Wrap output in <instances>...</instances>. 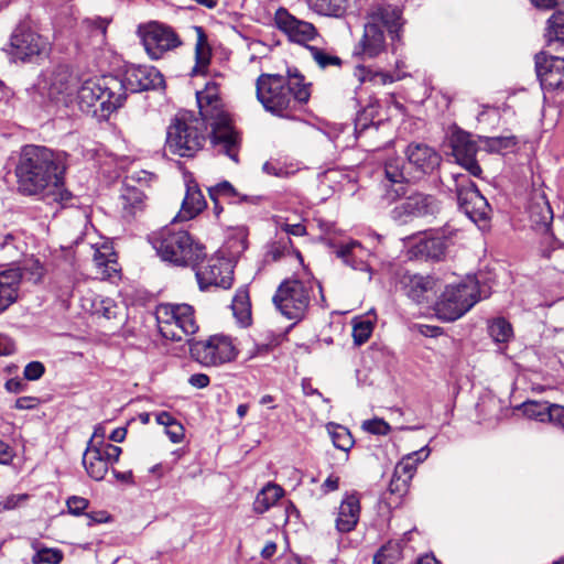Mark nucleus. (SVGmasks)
<instances>
[{"label":"nucleus","mask_w":564,"mask_h":564,"mask_svg":"<svg viewBox=\"0 0 564 564\" xmlns=\"http://www.w3.org/2000/svg\"><path fill=\"white\" fill-rule=\"evenodd\" d=\"M83 465L87 475L96 481L102 480L109 470V465L102 458L100 449H97L93 440L88 441L83 454Z\"/></svg>","instance_id":"393cba45"},{"label":"nucleus","mask_w":564,"mask_h":564,"mask_svg":"<svg viewBox=\"0 0 564 564\" xmlns=\"http://www.w3.org/2000/svg\"><path fill=\"white\" fill-rule=\"evenodd\" d=\"M401 553L399 543L390 541L376 552L373 564H394L401 558Z\"/></svg>","instance_id":"79ce46f5"},{"label":"nucleus","mask_w":564,"mask_h":564,"mask_svg":"<svg viewBox=\"0 0 564 564\" xmlns=\"http://www.w3.org/2000/svg\"><path fill=\"white\" fill-rule=\"evenodd\" d=\"M19 289L4 286L0 283V315L18 301Z\"/></svg>","instance_id":"603ef678"},{"label":"nucleus","mask_w":564,"mask_h":564,"mask_svg":"<svg viewBox=\"0 0 564 564\" xmlns=\"http://www.w3.org/2000/svg\"><path fill=\"white\" fill-rule=\"evenodd\" d=\"M207 206L206 199L197 184H187L186 194L176 216L180 220L195 218Z\"/></svg>","instance_id":"a878e982"},{"label":"nucleus","mask_w":564,"mask_h":564,"mask_svg":"<svg viewBox=\"0 0 564 564\" xmlns=\"http://www.w3.org/2000/svg\"><path fill=\"white\" fill-rule=\"evenodd\" d=\"M47 45L45 37L29 26L20 24L13 30L9 43L3 46L2 51L11 63H28L42 55Z\"/></svg>","instance_id":"9b49d317"},{"label":"nucleus","mask_w":564,"mask_h":564,"mask_svg":"<svg viewBox=\"0 0 564 564\" xmlns=\"http://www.w3.org/2000/svg\"><path fill=\"white\" fill-rule=\"evenodd\" d=\"M283 488L275 484H268L259 491L253 501V511L258 514L267 512L283 496Z\"/></svg>","instance_id":"2f4dec72"},{"label":"nucleus","mask_w":564,"mask_h":564,"mask_svg":"<svg viewBox=\"0 0 564 564\" xmlns=\"http://www.w3.org/2000/svg\"><path fill=\"white\" fill-rule=\"evenodd\" d=\"M77 99L83 112L95 117L98 121L107 120L111 113L123 106L119 77L107 75L96 80H86L77 93Z\"/></svg>","instance_id":"20e7f679"},{"label":"nucleus","mask_w":564,"mask_h":564,"mask_svg":"<svg viewBox=\"0 0 564 564\" xmlns=\"http://www.w3.org/2000/svg\"><path fill=\"white\" fill-rule=\"evenodd\" d=\"M275 23L278 29L284 32L292 42L299 44L312 41L317 36V30L312 23L296 19L285 9L276 11Z\"/></svg>","instance_id":"a211bd4d"},{"label":"nucleus","mask_w":564,"mask_h":564,"mask_svg":"<svg viewBox=\"0 0 564 564\" xmlns=\"http://www.w3.org/2000/svg\"><path fill=\"white\" fill-rule=\"evenodd\" d=\"M191 357L204 367H217L235 360L238 350L230 337L213 335L205 340L188 338Z\"/></svg>","instance_id":"6e6552de"},{"label":"nucleus","mask_w":564,"mask_h":564,"mask_svg":"<svg viewBox=\"0 0 564 564\" xmlns=\"http://www.w3.org/2000/svg\"><path fill=\"white\" fill-rule=\"evenodd\" d=\"M85 516L88 519V522H87L88 527H93L95 524H100V523H107V522L111 521V516L105 510L86 512Z\"/></svg>","instance_id":"338daca9"},{"label":"nucleus","mask_w":564,"mask_h":564,"mask_svg":"<svg viewBox=\"0 0 564 564\" xmlns=\"http://www.w3.org/2000/svg\"><path fill=\"white\" fill-rule=\"evenodd\" d=\"M95 446L97 449H100L102 458L109 466L119 462L120 455L122 453L121 447L109 442H105L104 440L95 442Z\"/></svg>","instance_id":"09e8293b"},{"label":"nucleus","mask_w":564,"mask_h":564,"mask_svg":"<svg viewBox=\"0 0 564 564\" xmlns=\"http://www.w3.org/2000/svg\"><path fill=\"white\" fill-rule=\"evenodd\" d=\"M350 0H306L308 8L319 15L340 18L343 17Z\"/></svg>","instance_id":"473e14b6"},{"label":"nucleus","mask_w":564,"mask_h":564,"mask_svg":"<svg viewBox=\"0 0 564 564\" xmlns=\"http://www.w3.org/2000/svg\"><path fill=\"white\" fill-rule=\"evenodd\" d=\"M409 485L410 481L405 480L400 476H397L395 473H393L390 484L388 486V491L391 495H397L399 498H401L408 492Z\"/></svg>","instance_id":"052dcab7"},{"label":"nucleus","mask_w":564,"mask_h":564,"mask_svg":"<svg viewBox=\"0 0 564 564\" xmlns=\"http://www.w3.org/2000/svg\"><path fill=\"white\" fill-rule=\"evenodd\" d=\"M256 96L265 111L273 116L293 119L294 113L306 105L311 91H294L281 74H261L256 80Z\"/></svg>","instance_id":"7ed1b4c3"},{"label":"nucleus","mask_w":564,"mask_h":564,"mask_svg":"<svg viewBox=\"0 0 564 564\" xmlns=\"http://www.w3.org/2000/svg\"><path fill=\"white\" fill-rule=\"evenodd\" d=\"M165 433L172 443L177 444L183 441L185 436V429L176 420L171 426H169V429L165 430Z\"/></svg>","instance_id":"e2e57ef3"},{"label":"nucleus","mask_w":564,"mask_h":564,"mask_svg":"<svg viewBox=\"0 0 564 564\" xmlns=\"http://www.w3.org/2000/svg\"><path fill=\"white\" fill-rule=\"evenodd\" d=\"M468 174L463 173H453L452 180L454 182V187H451V191H454L457 199L465 196L467 192L479 191L475 182H473Z\"/></svg>","instance_id":"49530a36"},{"label":"nucleus","mask_w":564,"mask_h":564,"mask_svg":"<svg viewBox=\"0 0 564 564\" xmlns=\"http://www.w3.org/2000/svg\"><path fill=\"white\" fill-rule=\"evenodd\" d=\"M360 517V500L356 494L346 495L341 500L335 520L339 533H349L356 529Z\"/></svg>","instance_id":"4be33fe9"},{"label":"nucleus","mask_w":564,"mask_h":564,"mask_svg":"<svg viewBox=\"0 0 564 564\" xmlns=\"http://www.w3.org/2000/svg\"><path fill=\"white\" fill-rule=\"evenodd\" d=\"M208 195L210 199H214L215 195H219V197L225 198L228 204L237 205L239 192L229 181H223L214 186H210L208 188Z\"/></svg>","instance_id":"c03bdc74"},{"label":"nucleus","mask_w":564,"mask_h":564,"mask_svg":"<svg viewBox=\"0 0 564 564\" xmlns=\"http://www.w3.org/2000/svg\"><path fill=\"white\" fill-rule=\"evenodd\" d=\"M486 145L487 151L491 153H506L518 145V138L513 134L498 137H479Z\"/></svg>","instance_id":"ea45409f"},{"label":"nucleus","mask_w":564,"mask_h":564,"mask_svg":"<svg viewBox=\"0 0 564 564\" xmlns=\"http://www.w3.org/2000/svg\"><path fill=\"white\" fill-rule=\"evenodd\" d=\"M28 499L26 495H9L0 501V512L15 509L21 501Z\"/></svg>","instance_id":"69168bd1"},{"label":"nucleus","mask_w":564,"mask_h":564,"mask_svg":"<svg viewBox=\"0 0 564 564\" xmlns=\"http://www.w3.org/2000/svg\"><path fill=\"white\" fill-rule=\"evenodd\" d=\"M231 310L237 323L241 327H248L251 325V303L247 285L240 286L236 291L231 303Z\"/></svg>","instance_id":"c85d7f7f"},{"label":"nucleus","mask_w":564,"mask_h":564,"mask_svg":"<svg viewBox=\"0 0 564 564\" xmlns=\"http://www.w3.org/2000/svg\"><path fill=\"white\" fill-rule=\"evenodd\" d=\"M443 284L431 275H421L405 270L395 273V290L417 304L433 305Z\"/></svg>","instance_id":"ddd939ff"},{"label":"nucleus","mask_w":564,"mask_h":564,"mask_svg":"<svg viewBox=\"0 0 564 564\" xmlns=\"http://www.w3.org/2000/svg\"><path fill=\"white\" fill-rule=\"evenodd\" d=\"M386 48V36L382 26L373 21L364 26V34L354 47V56L375 58Z\"/></svg>","instance_id":"6ab92c4d"},{"label":"nucleus","mask_w":564,"mask_h":564,"mask_svg":"<svg viewBox=\"0 0 564 564\" xmlns=\"http://www.w3.org/2000/svg\"><path fill=\"white\" fill-rule=\"evenodd\" d=\"M23 274L19 268L0 271V283L20 290Z\"/></svg>","instance_id":"5fc2aeb1"},{"label":"nucleus","mask_w":564,"mask_h":564,"mask_svg":"<svg viewBox=\"0 0 564 564\" xmlns=\"http://www.w3.org/2000/svg\"><path fill=\"white\" fill-rule=\"evenodd\" d=\"M195 275L199 289L207 290L210 286L221 288L224 290L230 289L234 282V272L227 264L214 263L208 264L204 269H195Z\"/></svg>","instance_id":"412c9836"},{"label":"nucleus","mask_w":564,"mask_h":564,"mask_svg":"<svg viewBox=\"0 0 564 564\" xmlns=\"http://www.w3.org/2000/svg\"><path fill=\"white\" fill-rule=\"evenodd\" d=\"M406 171L414 181L431 175L442 162L437 151L425 143H410L405 149Z\"/></svg>","instance_id":"4468645a"},{"label":"nucleus","mask_w":564,"mask_h":564,"mask_svg":"<svg viewBox=\"0 0 564 564\" xmlns=\"http://www.w3.org/2000/svg\"><path fill=\"white\" fill-rule=\"evenodd\" d=\"M314 284L319 291L321 305L325 306L326 300L322 284L317 281H302L299 279H284L278 286L272 302L288 319L302 321L308 311Z\"/></svg>","instance_id":"423d86ee"},{"label":"nucleus","mask_w":564,"mask_h":564,"mask_svg":"<svg viewBox=\"0 0 564 564\" xmlns=\"http://www.w3.org/2000/svg\"><path fill=\"white\" fill-rule=\"evenodd\" d=\"M447 242L440 230L425 231L410 248L412 258L417 260L440 261L444 258Z\"/></svg>","instance_id":"f3484780"},{"label":"nucleus","mask_w":564,"mask_h":564,"mask_svg":"<svg viewBox=\"0 0 564 564\" xmlns=\"http://www.w3.org/2000/svg\"><path fill=\"white\" fill-rule=\"evenodd\" d=\"M41 403L40 398L37 397H20L15 400L14 408L17 410H33L36 409Z\"/></svg>","instance_id":"774afa93"},{"label":"nucleus","mask_w":564,"mask_h":564,"mask_svg":"<svg viewBox=\"0 0 564 564\" xmlns=\"http://www.w3.org/2000/svg\"><path fill=\"white\" fill-rule=\"evenodd\" d=\"M442 209L443 202L437 196L414 191L391 210V218L400 224H408L413 219L432 221L437 218Z\"/></svg>","instance_id":"1a4fd4ad"},{"label":"nucleus","mask_w":564,"mask_h":564,"mask_svg":"<svg viewBox=\"0 0 564 564\" xmlns=\"http://www.w3.org/2000/svg\"><path fill=\"white\" fill-rule=\"evenodd\" d=\"M306 47L310 51L312 58L323 69L330 66L340 67L343 64L339 56L332 54L322 47L314 45H307Z\"/></svg>","instance_id":"37998d69"},{"label":"nucleus","mask_w":564,"mask_h":564,"mask_svg":"<svg viewBox=\"0 0 564 564\" xmlns=\"http://www.w3.org/2000/svg\"><path fill=\"white\" fill-rule=\"evenodd\" d=\"M373 325L370 321L361 319L355 323L352 327V338L357 346L365 344L371 336Z\"/></svg>","instance_id":"8fccbe9b"},{"label":"nucleus","mask_w":564,"mask_h":564,"mask_svg":"<svg viewBox=\"0 0 564 564\" xmlns=\"http://www.w3.org/2000/svg\"><path fill=\"white\" fill-rule=\"evenodd\" d=\"M553 404L554 403H550L547 401L529 400L523 402L520 409L522 410L523 415L528 419L544 423L550 422Z\"/></svg>","instance_id":"f704fd0d"},{"label":"nucleus","mask_w":564,"mask_h":564,"mask_svg":"<svg viewBox=\"0 0 564 564\" xmlns=\"http://www.w3.org/2000/svg\"><path fill=\"white\" fill-rule=\"evenodd\" d=\"M196 99L199 117L193 111H178L166 129L165 148L174 155L194 158L204 148L209 126L213 147L238 163L239 135L229 113L223 108L221 99L209 93H197Z\"/></svg>","instance_id":"f257e3e1"},{"label":"nucleus","mask_w":564,"mask_h":564,"mask_svg":"<svg viewBox=\"0 0 564 564\" xmlns=\"http://www.w3.org/2000/svg\"><path fill=\"white\" fill-rule=\"evenodd\" d=\"M178 304H160L155 311L158 328L165 339H177L178 336L170 330L171 323L175 319V307Z\"/></svg>","instance_id":"72a5a7b5"},{"label":"nucleus","mask_w":564,"mask_h":564,"mask_svg":"<svg viewBox=\"0 0 564 564\" xmlns=\"http://www.w3.org/2000/svg\"><path fill=\"white\" fill-rule=\"evenodd\" d=\"M66 506L70 514L78 517L86 513L89 500L79 496H70L66 500Z\"/></svg>","instance_id":"6e6d98bb"},{"label":"nucleus","mask_w":564,"mask_h":564,"mask_svg":"<svg viewBox=\"0 0 564 564\" xmlns=\"http://www.w3.org/2000/svg\"><path fill=\"white\" fill-rule=\"evenodd\" d=\"M372 19L386 26L392 42L400 41L403 26L402 10L393 6H382L372 14Z\"/></svg>","instance_id":"b1692460"},{"label":"nucleus","mask_w":564,"mask_h":564,"mask_svg":"<svg viewBox=\"0 0 564 564\" xmlns=\"http://www.w3.org/2000/svg\"><path fill=\"white\" fill-rule=\"evenodd\" d=\"M280 343V337L270 333L267 337L265 343H256L254 349L251 352V357L263 356L269 354L274 347H276Z\"/></svg>","instance_id":"13d9d810"},{"label":"nucleus","mask_w":564,"mask_h":564,"mask_svg":"<svg viewBox=\"0 0 564 564\" xmlns=\"http://www.w3.org/2000/svg\"><path fill=\"white\" fill-rule=\"evenodd\" d=\"M547 45L557 43L564 46V12H554L546 21L544 34Z\"/></svg>","instance_id":"e433bc0d"},{"label":"nucleus","mask_w":564,"mask_h":564,"mask_svg":"<svg viewBox=\"0 0 564 564\" xmlns=\"http://www.w3.org/2000/svg\"><path fill=\"white\" fill-rule=\"evenodd\" d=\"M328 432L336 448L348 452L354 446L355 441L347 427L330 423L328 425Z\"/></svg>","instance_id":"a19ab883"},{"label":"nucleus","mask_w":564,"mask_h":564,"mask_svg":"<svg viewBox=\"0 0 564 564\" xmlns=\"http://www.w3.org/2000/svg\"><path fill=\"white\" fill-rule=\"evenodd\" d=\"M285 82L294 91L302 88L311 91V84L305 82L304 75L296 67H288Z\"/></svg>","instance_id":"3c124183"},{"label":"nucleus","mask_w":564,"mask_h":564,"mask_svg":"<svg viewBox=\"0 0 564 564\" xmlns=\"http://www.w3.org/2000/svg\"><path fill=\"white\" fill-rule=\"evenodd\" d=\"M362 429L373 435H387L391 431V426L379 417L364 421Z\"/></svg>","instance_id":"864d4df0"},{"label":"nucleus","mask_w":564,"mask_h":564,"mask_svg":"<svg viewBox=\"0 0 564 564\" xmlns=\"http://www.w3.org/2000/svg\"><path fill=\"white\" fill-rule=\"evenodd\" d=\"M414 471L415 464L412 463V460H410L408 457H404L401 462H399L393 470V473H395L397 476H400L408 481H411Z\"/></svg>","instance_id":"680f3d73"},{"label":"nucleus","mask_w":564,"mask_h":564,"mask_svg":"<svg viewBox=\"0 0 564 564\" xmlns=\"http://www.w3.org/2000/svg\"><path fill=\"white\" fill-rule=\"evenodd\" d=\"M197 33V42L195 45V66L192 68L191 75L202 74L210 63L212 50L208 44L207 35L202 26H195Z\"/></svg>","instance_id":"7c9ffc66"},{"label":"nucleus","mask_w":564,"mask_h":564,"mask_svg":"<svg viewBox=\"0 0 564 564\" xmlns=\"http://www.w3.org/2000/svg\"><path fill=\"white\" fill-rule=\"evenodd\" d=\"M383 192L381 198L387 204H392L399 198L408 196L406 183H393L387 181L382 183Z\"/></svg>","instance_id":"a18cd8bd"},{"label":"nucleus","mask_w":564,"mask_h":564,"mask_svg":"<svg viewBox=\"0 0 564 564\" xmlns=\"http://www.w3.org/2000/svg\"><path fill=\"white\" fill-rule=\"evenodd\" d=\"M489 336L498 344H507L513 338V327L505 317H496L488 323Z\"/></svg>","instance_id":"58836bf2"},{"label":"nucleus","mask_w":564,"mask_h":564,"mask_svg":"<svg viewBox=\"0 0 564 564\" xmlns=\"http://www.w3.org/2000/svg\"><path fill=\"white\" fill-rule=\"evenodd\" d=\"M147 195L137 186L123 183L120 194L122 217L132 219L144 212L147 207Z\"/></svg>","instance_id":"5701e85b"},{"label":"nucleus","mask_w":564,"mask_h":564,"mask_svg":"<svg viewBox=\"0 0 564 564\" xmlns=\"http://www.w3.org/2000/svg\"><path fill=\"white\" fill-rule=\"evenodd\" d=\"M452 154L456 162L464 167L470 175L480 177L482 169L476 160L478 152L477 142L469 132L462 129L453 131L449 138Z\"/></svg>","instance_id":"2eb2a0df"},{"label":"nucleus","mask_w":564,"mask_h":564,"mask_svg":"<svg viewBox=\"0 0 564 564\" xmlns=\"http://www.w3.org/2000/svg\"><path fill=\"white\" fill-rule=\"evenodd\" d=\"M151 242L163 261L176 267L196 269L205 258V247L195 241L186 230L165 227L153 236Z\"/></svg>","instance_id":"39448f33"},{"label":"nucleus","mask_w":564,"mask_h":564,"mask_svg":"<svg viewBox=\"0 0 564 564\" xmlns=\"http://www.w3.org/2000/svg\"><path fill=\"white\" fill-rule=\"evenodd\" d=\"M138 34L148 56L153 61L162 58L165 53L182 45V40L175 30L159 21L139 25Z\"/></svg>","instance_id":"9d476101"},{"label":"nucleus","mask_w":564,"mask_h":564,"mask_svg":"<svg viewBox=\"0 0 564 564\" xmlns=\"http://www.w3.org/2000/svg\"><path fill=\"white\" fill-rule=\"evenodd\" d=\"M67 170L63 152L44 145L25 144L20 149L14 164L18 193L26 196H43L65 184Z\"/></svg>","instance_id":"f03ea898"},{"label":"nucleus","mask_w":564,"mask_h":564,"mask_svg":"<svg viewBox=\"0 0 564 564\" xmlns=\"http://www.w3.org/2000/svg\"><path fill=\"white\" fill-rule=\"evenodd\" d=\"M117 305L111 299H101L98 303H94V313L104 316L107 319L116 318Z\"/></svg>","instance_id":"4d7b16f0"},{"label":"nucleus","mask_w":564,"mask_h":564,"mask_svg":"<svg viewBox=\"0 0 564 564\" xmlns=\"http://www.w3.org/2000/svg\"><path fill=\"white\" fill-rule=\"evenodd\" d=\"M380 108V101L371 97L368 104L357 112L355 118V134L357 138L369 128L378 130L382 122L381 118L377 119Z\"/></svg>","instance_id":"bb28decb"},{"label":"nucleus","mask_w":564,"mask_h":564,"mask_svg":"<svg viewBox=\"0 0 564 564\" xmlns=\"http://www.w3.org/2000/svg\"><path fill=\"white\" fill-rule=\"evenodd\" d=\"M384 176L387 181L393 183H408L411 177L405 175L404 169L398 160L389 161L384 164Z\"/></svg>","instance_id":"de8ad7c7"},{"label":"nucleus","mask_w":564,"mask_h":564,"mask_svg":"<svg viewBox=\"0 0 564 564\" xmlns=\"http://www.w3.org/2000/svg\"><path fill=\"white\" fill-rule=\"evenodd\" d=\"M45 373V366L41 361H30L23 370L24 379L29 381H36Z\"/></svg>","instance_id":"bf43d9fd"},{"label":"nucleus","mask_w":564,"mask_h":564,"mask_svg":"<svg viewBox=\"0 0 564 564\" xmlns=\"http://www.w3.org/2000/svg\"><path fill=\"white\" fill-rule=\"evenodd\" d=\"M457 203L459 210L479 227L489 221L491 207L480 191L467 192Z\"/></svg>","instance_id":"aec40b11"},{"label":"nucleus","mask_w":564,"mask_h":564,"mask_svg":"<svg viewBox=\"0 0 564 564\" xmlns=\"http://www.w3.org/2000/svg\"><path fill=\"white\" fill-rule=\"evenodd\" d=\"M93 261L104 278L110 279L119 272L117 253L111 246L102 245L97 248Z\"/></svg>","instance_id":"c756f323"},{"label":"nucleus","mask_w":564,"mask_h":564,"mask_svg":"<svg viewBox=\"0 0 564 564\" xmlns=\"http://www.w3.org/2000/svg\"><path fill=\"white\" fill-rule=\"evenodd\" d=\"M176 328L181 327L185 336L194 335L198 330V325L195 321L194 308L188 304H178L175 307Z\"/></svg>","instance_id":"4c0bfd02"},{"label":"nucleus","mask_w":564,"mask_h":564,"mask_svg":"<svg viewBox=\"0 0 564 564\" xmlns=\"http://www.w3.org/2000/svg\"><path fill=\"white\" fill-rule=\"evenodd\" d=\"M360 253H364V248L358 241L341 245L336 250V256L340 258L345 264L351 267L354 270L368 272V280L370 281L372 274L371 267L368 262L361 259Z\"/></svg>","instance_id":"cd10ccee"},{"label":"nucleus","mask_w":564,"mask_h":564,"mask_svg":"<svg viewBox=\"0 0 564 564\" xmlns=\"http://www.w3.org/2000/svg\"><path fill=\"white\" fill-rule=\"evenodd\" d=\"M35 551L31 558L32 564H59L64 558V553L57 547H47L39 541L32 543Z\"/></svg>","instance_id":"c9c22d12"},{"label":"nucleus","mask_w":564,"mask_h":564,"mask_svg":"<svg viewBox=\"0 0 564 564\" xmlns=\"http://www.w3.org/2000/svg\"><path fill=\"white\" fill-rule=\"evenodd\" d=\"M480 300L478 282L468 276L457 284H448L433 302L437 317L454 322L466 314Z\"/></svg>","instance_id":"0eeeda50"},{"label":"nucleus","mask_w":564,"mask_h":564,"mask_svg":"<svg viewBox=\"0 0 564 564\" xmlns=\"http://www.w3.org/2000/svg\"><path fill=\"white\" fill-rule=\"evenodd\" d=\"M549 423L564 432V405L553 404Z\"/></svg>","instance_id":"0e129e2a"},{"label":"nucleus","mask_w":564,"mask_h":564,"mask_svg":"<svg viewBox=\"0 0 564 564\" xmlns=\"http://www.w3.org/2000/svg\"><path fill=\"white\" fill-rule=\"evenodd\" d=\"M535 70L543 90L564 89V57L540 52L535 55Z\"/></svg>","instance_id":"dca6fc26"},{"label":"nucleus","mask_w":564,"mask_h":564,"mask_svg":"<svg viewBox=\"0 0 564 564\" xmlns=\"http://www.w3.org/2000/svg\"><path fill=\"white\" fill-rule=\"evenodd\" d=\"M118 77L123 102L128 94L163 91L166 87L163 74L154 66L131 64Z\"/></svg>","instance_id":"f8f14e48"}]
</instances>
